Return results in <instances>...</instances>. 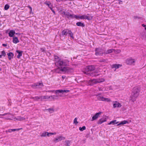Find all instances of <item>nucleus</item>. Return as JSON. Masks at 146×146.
Wrapping results in <instances>:
<instances>
[{
	"label": "nucleus",
	"instance_id": "nucleus-1",
	"mask_svg": "<svg viewBox=\"0 0 146 146\" xmlns=\"http://www.w3.org/2000/svg\"><path fill=\"white\" fill-rule=\"evenodd\" d=\"M53 56L54 60L55 61V65L62 68L61 70L67 73L71 72L73 71L72 68L66 67L69 64V61L68 60H62L57 55H53Z\"/></svg>",
	"mask_w": 146,
	"mask_h": 146
},
{
	"label": "nucleus",
	"instance_id": "nucleus-2",
	"mask_svg": "<svg viewBox=\"0 0 146 146\" xmlns=\"http://www.w3.org/2000/svg\"><path fill=\"white\" fill-rule=\"evenodd\" d=\"M140 91V88L138 87H135L133 88L131 95L130 96V100L131 101L133 102L136 100V99L139 94Z\"/></svg>",
	"mask_w": 146,
	"mask_h": 146
},
{
	"label": "nucleus",
	"instance_id": "nucleus-3",
	"mask_svg": "<svg viewBox=\"0 0 146 146\" xmlns=\"http://www.w3.org/2000/svg\"><path fill=\"white\" fill-rule=\"evenodd\" d=\"M74 18H76L77 19H87L88 20H90L93 17L92 16H88L85 15H74Z\"/></svg>",
	"mask_w": 146,
	"mask_h": 146
},
{
	"label": "nucleus",
	"instance_id": "nucleus-4",
	"mask_svg": "<svg viewBox=\"0 0 146 146\" xmlns=\"http://www.w3.org/2000/svg\"><path fill=\"white\" fill-rule=\"evenodd\" d=\"M104 80L102 79H93L89 80L88 81V83L89 85L92 86L97 83L102 82Z\"/></svg>",
	"mask_w": 146,
	"mask_h": 146
},
{
	"label": "nucleus",
	"instance_id": "nucleus-5",
	"mask_svg": "<svg viewBox=\"0 0 146 146\" xmlns=\"http://www.w3.org/2000/svg\"><path fill=\"white\" fill-rule=\"evenodd\" d=\"M43 86V84L42 82L34 83L31 86V87L34 89L41 88Z\"/></svg>",
	"mask_w": 146,
	"mask_h": 146
},
{
	"label": "nucleus",
	"instance_id": "nucleus-6",
	"mask_svg": "<svg viewBox=\"0 0 146 146\" xmlns=\"http://www.w3.org/2000/svg\"><path fill=\"white\" fill-rule=\"evenodd\" d=\"M62 34L63 35H67L68 34L72 39H74L73 34L70 30L68 29L64 30L62 32Z\"/></svg>",
	"mask_w": 146,
	"mask_h": 146
},
{
	"label": "nucleus",
	"instance_id": "nucleus-7",
	"mask_svg": "<svg viewBox=\"0 0 146 146\" xmlns=\"http://www.w3.org/2000/svg\"><path fill=\"white\" fill-rule=\"evenodd\" d=\"M136 59L129 58L125 60L126 63L129 65H134Z\"/></svg>",
	"mask_w": 146,
	"mask_h": 146
},
{
	"label": "nucleus",
	"instance_id": "nucleus-8",
	"mask_svg": "<svg viewBox=\"0 0 146 146\" xmlns=\"http://www.w3.org/2000/svg\"><path fill=\"white\" fill-rule=\"evenodd\" d=\"M48 92H55L56 94H58V93H62V94L64 93H68L70 92V90H48Z\"/></svg>",
	"mask_w": 146,
	"mask_h": 146
},
{
	"label": "nucleus",
	"instance_id": "nucleus-9",
	"mask_svg": "<svg viewBox=\"0 0 146 146\" xmlns=\"http://www.w3.org/2000/svg\"><path fill=\"white\" fill-rule=\"evenodd\" d=\"M65 137H63L62 135H60L57 137H56L53 139V141L55 142H57L62 140H64Z\"/></svg>",
	"mask_w": 146,
	"mask_h": 146
},
{
	"label": "nucleus",
	"instance_id": "nucleus-10",
	"mask_svg": "<svg viewBox=\"0 0 146 146\" xmlns=\"http://www.w3.org/2000/svg\"><path fill=\"white\" fill-rule=\"evenodd\" d=\"M41 101H51L50 96H41Z\"/></svg>",
	"mask_w": 146,
	"mask_h": 146
},
{
	"label": "nucleus",
	"instance_id": "nucleus-11",
	"mask_svg": "<svg viewBox=\"0 0 146 146\" xmlns=\"http://www.w3.org/2000/svg\"><path fill=\"white\" fill-rule=\"evenodd\" d=\"M113 108H120L121 106V104L117 101H114L113 102Z\"/></svg>",
	"mask_w": 146,
	"mask_h": 146
},
{
	"label": "nucleus",
	"instance_id": "nucleus-12",
	"mask_svg": "<svg viewBox=\"0 0 146 146\" xmlns=\"http://www.w3.org/2000/svg\"><path fill=\"white\" fill-rule=\"evenodd\" d=\"M95 69V67L93 65L87 66L86 68V70L87 71H93Z\"/></svg>",
	"mask_w": 146,
	"mask_h": 146
},
{
	"label": "nucleus",
	"instance_id": "nucleus-13",
	"mask_svg": "<svg viewBox=\"0 0 146 146\" xmlns=\"http://www.w3.org/2000/svg\"><path fill=\"white\" fill-rule=\"evenodd\" d=\"M95 51L96 55L105 54V53H103L104 50L100 48H97L96 49Z\"/></svg>",
	"mask_w": 146,
	"mask_h": 146
},
{
	"label": "nucleus",
	"instance_id": "nucleus-14",
	"mask_svg": "<svg viewBox=\"0 0 146 146\" xmlns=\"http://www.w3.org/2000/svg\"><path fill=\"white\" fill-rule=\"evenodd\" d=\"M63 13L69 19H72L74 18V14L72 15L68 12L66 13L64 12H63Z\"/></svg>",
	"mask_w": 146,
	"mask_h": 146
},
{
	"label": "nucleus",
	"instance_id": "nucleus-15",
	"mask_svg": "<svg viewBox=\"0 0 146 146\" xmlns=\"http://www.w3.org/2000/svg\"><path fill=\"white\" fill-rule=\"evenodd\" d=\"M102 112H99L96 113L92 118V121H93L99 117V115L101 114Z\"/></svg>",
	"mask_w": 146,
	"mask_h": 146
},
{
	"label": "nucleus",
	"instance_id": "nucleus-16",
	"mask_svg": "<svg viewBox=\"0 0 146 146\" xmlns=\"http://www.w3.org/2000/svg\"><path fill=\"white\" fill-rule=\"evenodd\" d=\"M122 66V64H113L111 65V67L112 68H115V69H117Z\"/></svg>",
	"mask_w": 146,
	"mask_h": 146
},
{
	"label": "nucleus",
	"instance_id": "nucleus-17",
	"mask_svg": "<svg viewBox=\"0 0 146 146\" xmlns=\"http://www.w3.org/2000/svg\"><path fill=\"white\" fill-rule=\"evenodd\" d=\"M56 66L58 67V68L55 69V71L56 73H60L61 72H64V71L61 70L62 68H61L60 66Z\"/></svg>",
	"mask_w": 146,
	"mask_h": 146
},
{
	"label": "nucleus",
	"instance_id": "nucleus-18",
	"mask_svg": "<svg viewBox=\"0 0 146 146\" xmlns=\"http://www.w3.org/2000/svg\"><path fill=\"white\" fill-rule=\"evenodd\" d=\"M106 121V118H101L99 120L98 122V124H101L105 122Z\"/></svg>",
	"mask_w": 146,
	"mask_h": 146
},
{
	"label": "nucleus",
	"instance_id": "nucleus-19",
	"mask_svg": "<svg viewBox=\"0 0 146 146\" xmlns=\"http://www.w3.org/2000/svg\"><path fill=\"white\" fill-rule=\"evenodd\" d=\"M15 33V32L13 30H10L9 33V36L11 37H12Z\"/></svg>",
	"mask_w": 146,
	"mask_h": 146
},
{
	"label": "nucleus",
	"instance_id": "nucleus-20",
	"mask_svg": "<svg viewBox=\"0 0 146 146\" xmlns=\"http://www.w3.org/2000/svg\"><path fill=\"white\" fill-rule=\"evenodd\" d=\"M114 51V50L113 49H111L108 50H107L105 52V54H109L111 52H113Z\"/></svg>",
	"mask_w": 146,
	"mask_h": 146
},
{
	"label": "nucleus",
	"instance_id": "nucleus-21",
	"mask_svg": "<svg viewBox=\"0 0 146 146\" xmlns=\"http://www.w3.org/2000/svg\"><path fill=\"white\" fill-rule=\"evenodd\" d=\"M45 3L50 8H51L52 7V5L50 1H46Z\"/></svg>",
	"mask_w": 146,
	"mask_h": 146
},
{
	"label": "nucleus",
	"instance_id": "nucleus-22",
	"mask_svg": "<svg viewBox=\"0 0 146 146\" xmlns=\"http://www.w3.org/2000/svg\"><path fill=\"white\" fill-rule=\"evenodd\" d=\"M50 96L51 101L53 100H56L58 99V96L57 95H51Z\"/></svg>",
	"mask_w": 146,
	"mask_h": 146
},
{
	"label": "nucleus",
	"instance_id": "nucleus-23",
	"mask_svg": "<svg viewBox=\"0 0 146 146\" xmlns=\"http://www.w3.org/2000/svg\"><path fill=\"white\" fill-rule=\"evenodd\" d=\"M100 71H96L94 73H92L91 74V76H98L99 75V74H98V73L99 72H100Z\"/></svg>",
	"mask_w": 146,
	"mask_h": 146
},
{
	"label": "nucleus",
	"instance_id": "nucleus-24",
	"mask_svg": "<svg viewBox=\"0 0 146 146\" xmlns=\"http://www.w3.org/2000/svg\"><path fill=\"white\" fill-rule=\"evenodd\" d=\"M31 98L33 99L35 101H37L39 100V99H40V100H41V96H40L39 97L37 96L35 97H33L32 98Z\"/></svg>",
	"mask_w": 146,
	"mask_h": 146
},
{
	"label": "nucleus",
	"instance_id": "nucleus-25",
	"mask_svg": "<svg viewBox=\"0 0 146 146\" xmlns=\"http://www.w3.org/2000/svg\"><path fill=\"white\" fill-rule=\"evenodd\" d=\"M19 40L17 37H13V43L16 44L19 42Z\"/></svg>",
	"mask_w": 146,
	"mask_h": 146
},
{
	"label": "nucleus",
	"instance_id": "nucleus-26",
	"mask_svg": "<svg viewBox=\"0 0 146 146\" xmlns=\"http://www.w3.org/2000/svg\"><path fill=\"white\" fill-rule=\"evenodd\" d=\"M46 135H47L48 136H50V135H49V133H48V132H44L41 135V137H44L46 136Z\"/></svg>",
	"mask_w": 146,
	"mask_h": 146
},
{
	"label": "nucleus",
	"instance_id": "nucleus-27",
	"mask_svg": "<svg viewBox=\"0 0 146 146\" xmlns=\"http://www.w3.org/2000/svg\"><path fill=\"white\" fill-rule=\"evenodd\" d=\"M76 25L78 26H81L82 27H84L85 26L84 24L80 22H78L76 23Z\"/></svg>",
	"mask_w": 146,
	"mask_h": 146
},
{
	"label": "nucleus",
	"instance_id": "nucleus-28",
	"mask_svg": "<svg viewBox=\"0 0 146 146\" xmlns=\"http://www.w3.org/2000/svg\"><path fill=\"white\" fill-rule=\"evenodd\" d=\"M65 143L64 145V146H70V141L67 140L65 141Z\"/></svg>",
	"mask_w": 146,
	"mask_h": 146
},
{
	"label": "nucleus",
	"instance_id": "nucleus-29",
	"mask_svg": "<svg viewBox=\"0 0 146 146\" xmlns=\"http://www.w3.org/2000/svg\"><path fill=\"white\" fill-rule=\"evenodd\" d=\"M127 123H128V122L127 121L124 120L121 122L120 123L118 124L117 125H120L124 124H126Z\"/></svg>",
	"mask_w": 146,
	"mask_h": 146
},
{
	"label": "nucleus",
	"instance_id": "nucleus-30",
	"mask_svg": "<svg viewBox=\"0 0 146 146\" xmlns=\"http://www.w3.org/2000/svg\"><path fill=\"white\" fill-rule=\"evenodd\" d=\"M46 110H48L50 113H53L54 111V109L53 108H50Z\"/></svg>",
	"mask_w": 146,
	"mask_h": 146
},
{
	"label": "nucleus",
	"instance_id": "nucleus-31",
	"mask_svg": "<svg viewBox=\"0 0 146 146\" xmlns=\"http://www.w3.org/2000/svg\"><path fill=\"white\" fill-rule=\"evenodd\" d=\"M116 120H114L112 121H111L110 123H108V125H110L111 124H117V122H116Z\"/></svg>",
	"mask_w": 146,
	"mask_h": 146
},
{
	"label": "nucleus",
	"instance_id": "nucleus-32",
	"mask_svg": "<svg viewBox=\"0 0 146 146\" xmlns=\"http://www.w3.org/2000/svg\"><path fill=\"white\" fill-rule=\"evenodd\" d=\"M16 119L18 120L21 121L25 119V118H24L23 117L21 116H18L17 117Z\"/></svg>",
	"mask_w": 146,
	"mask_h": 146
},
{
	"label": "nucleus",
	"instance_id": "nucleus-33",
	"mask_svg": "<svg viewBox=\"0 0 146 146\" xmlns=\"http://www.w3.org/2000/svg\"><path fill=\"white\" fill-rule=\"evenodd\" d=\"M86 129V127L85 126H83L82 127H80L79 128V129L81 131H83V130Z\"/></svg>",
	"mask_w": 146,
	"mask_h": 146
},
{
	"label": "nucleus",
	"instance_id": "nucleus-34",
	"mask_svg": "<svg viewBox=\"0 0 146 146\" xmlns=\"http://www.w3.org/2000/svg\"><path fill=\"white\" fill-rule=\"evenodd\" d=\"M78 118L77 117H76L75 118L74 120L73 123L74 124H75L76 125H77V124L78 123V122L77 121Z\"/></svg>",
	"mask_w": 146,
	"mask_h": 146
},
{
	"label": "nucleus",
	"instance_id": "nucleus-35",
	"mask_svg": "<svg viewBox=\"0 0 146 146\" xmlns=\"http://www.w3.org/2000/svg\"><path fill=\"white\" fill-rule=\"evenodd\" d=\"M101 94H99L98 95H96V96L97 97V99L98 100H101V99H102V96H99V95Z\"/></svg>",
	"mask_w": 146,
	"mask_h": 146
},
{
	"label": "nucleus",
	"instance_id": "nucleus-36",
	"mask_svg": "<svg viewBox=\"0 0 146 146\" xmlns=\"http://www.w3.org/2000/svg\"><path fill=\"white\" fill-rule=\"evenodd\" d=\"M9 7L10 6L9 5L7 4L5 6L4 9L6 10H7L9 9Z\"/></svg>",
	"mask_w": 146,
	"mask_h": 146
},
{
	"label": "nucleus",
	"instance_id": "nucleus-37",
	"mask_svg": "<svg viewBox=\"0 0 146 146\" xmlns=\"http://www.w3.org/2000/svg\"><path fill=\"white\" fill-rule=\"evenodd\" d=\"M17 54H18V55H22L23 54V52L22 51L19 50H16Z\"/></svg>",
	"mask_w": 146,
	"mask_h": 146
},
{
	"label": "nucleus",
	"instance_id": "nucleus-38",
	"mask_svg": "<svg viewBox=\"0 0 146 146\" xmlns=\"http://www.w3.org/2000/svg\"><path fill=\"white\" fill-rule=\"evenodd\" d=\"M21 129L18 128V129H12V131H18L19 130H20Z\"/></svg>",
	"mask_w": 146,
	"mask_h": 146
},
{
	"label": "nucleus",
	"instance_id": "nucleus-39",
	"mask_svg": "<svg viewBox=\"0 0 146 146\" xmlns=\"http://www.w3.org/2000/svg\"><path fill=\"white\" fill-rule=\"evenodd\" d=\"M114 52H115V54H118L121 52V50H114Z\"/></svg>",
	"mask_w": 146,
	"mask_h": 146
},
{
	"label": "nucleus",
	"instance_id": "nucleus-40",
	"mask_svg": "<svg viewBox=\"0 0 146 146\" xmlns=\"http://www.w3.org/2000/svg\"><path fill=\"white\" fill-rule=\"evenodd\" d=\"M14 55H8L9 59V60H11V58H13Z\"/></svg>",
	"mask_w": 146,
	"mask_h": 146
},
{
	"label": "nucleus",
	"instance_id": "nucleus-41",
	"mask_svg": "<svg viewBox=\"0 0 146 146\" xmlns=\"http://www.w3.org/2000/svg\"><path fill=\"white\" fill-rule=\"evenodd\" d=\"M104 100H105V101H107L108 102H109L111 101L110 99L108 98H105Z\"/></svg>",
	"mask_w": 146,
	"mask_h": 146
},
{
	"label": "nucleus",
	"instance_id": "nucleus-42",
	"mask_svg": "<svg viewBox=\"0 0 146 146\" xmlns=\"http://www.w3.org/2000/svg\"><path fill=\"white\" fill-rule=\"evenodd\" d=\"M9 114V113H5L3 114H0V116H4Z\"/></svg>",
	"mask_w": 146,
	"mask_h": 146
},
{
	"label": "nucleus",
	"instance_id": "nucleus-43",
	"mask_svg": "<svg viewBox=\"0 0 146 146\" xmlns=\"http://www.w3.org/2000/svg\"><path fill=\"white\" fill-rule=\"evenodd\" d=\"M142 26L144 27L145 29L146 30V25H145L144 24H142Z\"/></svg>",
	"mask_w": 146,
	"mask_h": 146
},
{
	"label": "nucleus",
	"instance_id": "nucleus-44",
	"mask_svg": "<svg viewBox=\"0 0 146 146\" xmlns=\"http://www.w3.org/2000/svg\"><path fill=\"white\" fill-rule=\"evenodd\" d=\"M6 53H5V52L4 51H2V54L1 55H6Z\"/></svg>",
	"mask_w": 146,
	"mask_h": 146
},
{
	"label": "nucleus",
	"instance_id": "nucleus-45",
	"mask_svg": "<svg viewBox=\"0 0 146 146\" xmlns=\"http://www.w3.org/2000/svg\"><path fill=\"white\" fill-rule=\"evenodd\" d=\"M105 98H104V97H102V99H101V101H105V100H104V99H105Z\"/></svg>",
	"mask_w": 146,
	"mask_h": 146
},
{
	"label": "nucleus",
	"instance_id": "nucleus-46",
	"mask_svg": "<svg viewBox=\"0 0 146 146\" xmlns=\"http://www.w3.org/2000/svg\"><path fill=\"white\" fill-rule=\"evenodd\" d=\"M51 11H52V12L54 13V14H55V12L54 10L52 8V7L50 9Z\"/></svg>",
	"mask_w": 146,
	"mask_h": 146
},
{
	"label": "nucleus",
	"instance_id": "nucleus-47",
	"mask_svg": "<svg viewBox=\"0 0 146 146\" xmlns=\"http://www.w3.org/2000/svg\"><path fill=\"white\" fill-rule=\"evenodd\" d=\"M7 131H8L9 132H12V129H8V130Z\"/></svg>",
	"mask_w": 146,
	"mask_h": 146
},
{
	"label": "nucleus",
	"instance_id": "nucleus-48",
	"mask_svg": "<svg viewBox=\"0 0 146 146\" xmlns=\"http://www.w3.org/2000/svg\"><path fill=\"white\" fill-rule=\"evenodd\" d=\"M22 55H17V57L18 58H20L21 56Z\"/></svg>",
	"mask_w": 146,
	"mask_h": 146
},
{
	"label": "nucleus",
	"instance_id": "nucleus-49",
	"mask_svg": "<svg viewBox=\"0 0 146 146\" xmlns=\"http://www.w3.org/2000/svg\"><path fill=\"white\" fill-rule=\"evenodd\" d=\"M28 7L29 8L30 10H32V8L30 6H28Z\"/></svg>",
	"mask_w": 146,
	"mask_h": 146
},
{
	"label": "nucleus",
	"instance_id": "nucleus-50",
	"mask_svg": "<svg viewBox=\"0 0 146 146\" xmlns=\"http://www.w3.org/2000/svg\"><path fill=\"white\" fill-rule=\"evenodd\" d=\"M40 50L42 51H44V48H41L40 49Z\"/></svg>",
	"mask_w": 146,
	"mask_h": 146
},
{
	"label": "nucleus",
	"instance_id": "nucleus-51",
	"mask_svg": "<svg viewBox=\"0 0 146 146\" xmlns=\"http://www.w3.org/2000/svg\"><path fill=\"white\" fill-rule=\"evenodd\" d=\"M2 45L6 47L7 46V44H2Z\"/></svg>",
	"mask_w": 146,
	"mask_h": 146
},
{
	"label": "nucleus",
	"instance_id": "nucleus-52",
	"mask_svg": "<svg viewBox=\"0 0 146 146\" xmlns=\"http://www.w3.org/2000/svg\"><path fill=\"white\" fill-rule=\"evenodd\" d=\"M66 77V76H62V78L63 79H64Z\"/></svg>",
	"mask_w": 146,
	"mask_h": 146
},
{
	"label": "nucleus",
	"instance_id": "nucleus-53",
	"mask_svg": "<svg viewBox=\"0 0 146 146\" xmlns=\"http://www.w3.org/2000/svg\"><path fill=\"white\" fill-rule=\"evenodd\" d=\"M106 60H103L102 61H101V62H106Z\"/></svg>",
	"mask_w": 146,
	"mask_h": 146
},
{
	"label": "nucleus",
	"instance_id": "nucleus-54",
	"mask_svg": "<svg viewBox=\"0 0 146 146\" xmlns=\"http://www.w3.org/2000/svg\"><path fill=\"white\" fill-rule=\"evenodd\" d=\"M53 133H49V135H53Z\"/></svg>",
	"mask_w": 146,
	"mask_h": 146
},
{
	"label": "nucleus",
	"instance_id": "nucleus-55",
	"mask_svg": "<svg viewBox=\"0 0 146 146\" xmlns=\"http://www.w3.org/2000/svg\"><path fill=\"white\" fill-rule=\"evenodd\" d=\"M11 54H12V53H8L7 54V55H11Z\"/></svg>",
	"mask_w": 146,
	"mask_h": 146
},
{
	"label": "nucleus",
	"instance_id": "nucleus-56",
	"mask_svg": "<svg viewBox=\"0 0 146 146\" xmlns=\"http://www.w3.org/2000/svg\"><path fill=\"white\" fill-rule=\"evenodd\" d=\"M30 13H32V10H30Z\"/></svg>",
	"mask_w": 146,
	"mask_h": 146
},
{
	"label": "nucleus",
	"instance_id": "nucleus-57",
	"mask_svg": "<svg viewBox=\"0 0 146 146\" xmlns=\"http://www.w3.org/2000/svg\"><path fill=\"white\" fill-rule=\"evenodd\" d=\"M53 135H55L56 134V132L53 133Z\"/></svg>",
	"mask_w": 146,
	"mask_h": 146
},
{
	"label": "nucleus",
	"instance_id": "nucleus-58",
	"mask_svg": "<svg viewBox=\"0 0 146 146\" xmlns=\"http://www.w3.org/2000/svg\"><path fill=\"white\" fill-rule=\"evenodd\" d=\"M121 2H122V1H119V4H120V3H121Z\"/></svg>",
	"mask_w": 146,
	"mask_h": 146
},
{
	"label": "nucleus",
	"instance_id": "nucleus-59",
	"mask_svg": "<svg viewBox=\"0 0 146 146\" xmlns=\"http://www.w3.org/2000/svg\"><path fill=\"white\" fill-rule=\"evenodd\" d=\"M99 90L100 91V90H101V88H99Z\"/></svg>",
	"mask_w": 146,
	"mask_h": 146
},
{
	"label": "nucleus",
	"instance_id": "nucleus-60",
	"mask_svg": "<svg viewBox=\"0 0 146 146\" xmlns=\"http://www.w3.org/2000/svg\"><path fill=\"white\" fill-rule=\"evenodd\" d=\"M3 55H0V58H1L2 56H3Z\"/></svg>",
	"mask_w": 146,
	"mask_h": 146
},
{
	"label": "nucleus",
	"instance_id": "nucleus-61",
	"mask_svg": "<svg viewBox=\"0 0 146 146\" xmlns=\"http://www.w3.org/2000/svg\"><path fill=\"white\" fill-rule=\"evenodd\" d=\"M1 68H0V71H1Z\"/></svg>",
	"mask_w": 146,
	"mask_h": 146
},
{
	"label": "nucleus",
	"instance_id": "nucleus-62",
	"mask_svg": "<svg viewBox=\"0 0 146 146\" xmlns=\"http://www.w3.org/2000/svg\"><path fill=\"white\" fill-rule=\"evenodd\" d=\"M59 1V0H57V1Z\"/></svg>",
	"mask_w": 146,
	"mask_h": 146
},
{
	"label": "nucleus",
	"instance_id": "nucleus-63",
	"mask_svg": "<svg viewBox=\"0 0 146 146\" xmlns=\"http://www.w3.org/2000/svg\"><path fill=\"white\" fill-rule=\"evenodd\" d=\"M59 96H61V95H59Z\"/></svg>",
	"mask_w": 146,
	"mask_h": 146
},
{
	"label": "nucleus",
	"instance_id": "nucleus-64",
	"mask_svg": "<svg viewBox=\"0 0 146 146\" xmlns=\"http://www.w3.org/2000/svg\"><path fill=\"white\" fill-rule=\"evenodd\" d=\"M56 1H57V0H56Z\"/></svg>",
	"mask_w": 146,
	"mask_h": 146
}]
</instances>
